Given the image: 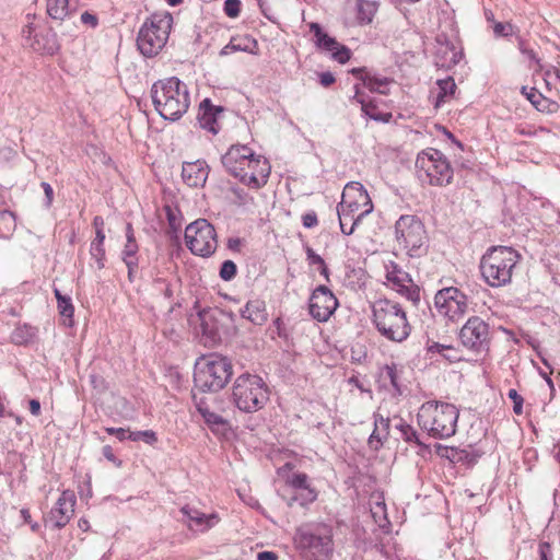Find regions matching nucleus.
Here are the masks:
<instances>
[{
    "mask_svg": "<svg viewBox=\"0 0 560 560\" xmlns=\"http://www.w3.org/2000/svg\"><path fill=\"white\" fill-rule=\"evenodd\" d=\"M302 224L306 229L315 228L318 224L317 214L315 211H308L302 215Z\"/></svg>",
    "mask_w": 560,
    "mask_h": 560,
    "instance_id": "obj_59",
    "label": "nucleus"
},
{
    "mask_svg": "<svg viewBox=\"0 0 560 560\" xmlns=\"http://www.w3.org/2000/svg\"><path fill=\"white\" fill-rule=\"evenodd\" d=\"M338 306L339 301L328 287L319 284L312 291L308 312L315 320L319 323L328 322Z\"/></svg>",
    "mask_w": 560,
    "mask_h": 560,
    "instance_id": "obj_16",
    "label": "nucleus"
},
{
    "mask_svg": "<svg viewBox=\"0 0 560 560\" xmlns=\"http://www.w3.org/2000/svg\"><path fill=\"white\" fill-rule=\"evenodd\" d=\"M237 266L232 260H224L220 267L219 276L224 281H231L236 277Z\"/></svg>",
    "mask_w": 560,
    "mask_h": 560,
    "instance_id": "obj_47",
    "label": "nucleus"
},
{
    "mask_svg": "<svg viewBox=\"0 0 560 560\" xmlns=\"http://www.w3.org/2000/svg\"><path fill=\"white\" fill-rule=\"evenodd\" d=\"M0 222L5 225L8 232H12L15 230V214L10 210L0 211Z\"/></svg>",
    "mask_w": 560,
    "mask_h": 560,
    "instance_id": "obj_51",
    "label": "nucleus"
},
{
    "mask_svg": "<svg viewBox=\"0 0 560 560\" xmlns=\"http://www.w3.org/2000/svg\"><path fill=\"white\" fill-rule=\"evenodd\" d=\"M122 261L127 267V277L129 282H133L136 272L139 268V259H126Z\"/></svg>",
    "mask_w": 560,
    "mask_h": 560,
    "instance_id": "obj_58",
    "label": "nucleus"
},
{
    "mask_svg": "<svg viewBox=\"0 0 560 560\" xmlns=\"http://www.w3.org/2000/svg\"><path fill=\"white\" fill-rule=\"evenodd\" d=\"M371 198L359 182H350L346 185L341 201L337 206L340 230L342 234L351 235L361 220L372 212Z\"/></svg>",
    "mask_w": 560,
    "mask_h": 560,
    "instance_id": "obj_5",
    "label": "nucleus"
},
{
    "mask_svg": "<svg viewBox=\"0 0 560 560\" xmlns=\"http://www.w3.org/2000/svg\"><path fill=\"white\" fill-rule=\"evenodd\" d=\"M334 534L330 525L318 523L298 529L295 542L312 560H328L334 553Z\"/></svg>",
    "mask_w": 560,
    "mask_h": 560,
    "instance_id": "obj_9",
    "label": "nucleus"
},
{
    "mask_svg": "<svg viewBox=\"0 0 560 560\" xmlns=\"http://www.w3.org/2000/svg\"><path fill=\"white\" fill-rule=\"evenodd\" d=\"M306 259L310 266H320L324 265V259L320 255L316 254L314 249L310 246L305 248Z\"/></svg>",
    "mask_w": 560,
    "mask_h": 560,
    "instance_id": "obj_57",
    "label": "nucleus"
},
{
    "mask_svg": "<svg viewBox=\"0 0 560 560\" xmlns=\"http://www.w3.org/2000/svg\"><path fill=\"white\" fill-rule=\"evenodd\" d=\"M395 240L411 258L427 254L429 237L423 222L413 214H402L395 223Z\"/></svg>",
    "mask_w": 560,
    "mask_h": 560,
    "instance_id": "obj_10",
    "label": "nucleus"
},
{
    "mask_svg": "<svg viewBox=\"0 0 560 560\" xmlns=\"http://www.w3.org/2000/svg\"><path fill=\"white\" fill-rule=\"evenodd\" d=\"M512 31V25L510 23L498 22L493 26V32L497 36H508Z\"/></svg>",
    "mask_w": 560,
    "mask_h": 560,
    "instance_id": "obj_64",
    "label": "nucleus"
},
{
    "mask_svg": "<svg viewBox=\"0 0 560 560\" xmlns=\"http://www.w3.org/2000/svg\"><path fill=\"white\" fill-rule=\"evenodd\" d=\"M354 95L352 101H355L361 105V110L364 116L375 121H387V118L383 117L382 114L377 113V106L372 98L361 91L360 84L353 86Z\"/></svg>",
    "mask_w": 560,
    "mask_h": 560,
    "instance_id": "obj_31",
    "label": "nucleus"
},
{
    "mask_svg": "<svg viewBox=\"0 0 560 560\" xmlns=\"http://www.w3.org/2000/svg\"><path fill=\"white\" fill-rule=\"evenodd\" d=\"M390 83V80L383 77H377L373 74H369L364 79L363 86L366 88L372 93L387 94L386 86Z\"/></svg>",
    "mask_w": 560,
    "mask_h": 560,
    "instance_id": "obj_41",
    "label": "nucleus"
},
{
    "mask_svg": "<svg viewBox=\"0 0 560 560\" xmlns=\"http://www.w3.org/2000/svg\"><path fill=\"white\" fill-rule=\"evenodd\" d=\"M164 209L166 212L170 230L176 233L177 231L180 230L182 226L180 218L175 213V211L170 206H165Z\"/></svg>",
    "mask_w": 560,
    "mask_h": 560,
    "instance_id": "obj_50",
    "label": "nucleus"
},
{
    "mask_svg": "<svg viewBox=\"0 0 560 560\" xmlns=\"http://www.w3.org/2000/svg\"><path fill=\"white\" fill-rule=\"evenodd\" d=\"M386 279L397 292L402 291L411 282L410 276L396 264H393V269L387 271Z\"/></svg>",
    "mask_w": 560,
    "mask_h": 560,
    "instance_id": "obj_36",
    "label": "nucleus"
},
{
    "mask_svg": "<svg viewBox=\"0 0 560 560\" xmlns=\"http://www.w3.org/2000/svg\"><path fill=\"white\" fill-rule=\"evenodd\" d=\"M521 258V254L511 246H490L479 262L483 281L491 288L510 284Z\"/></svg>",
    "mask_w": 560,
    "mask_h": 560,
    "instance_id": "obj_2",
    "label": "nucleus"
},
{
    "mask_svg": "<svg viewBox=\"0 0 560 560\" xmlns=\"http://www.w3.org/2000/svg\"><path fill=\"white\" fill-rule=\"evenodd\" d=\"M198 319L202 341L208 347L219 345L233 325V314L218 307L199 311Z\"/></svg>",
    "mask_w": 560,
    "mask_h": 560,
    "instance_id": "obj_13",
    "label": "nucleus"
},
{
    "mask_svg": "<svg viewBox=\"0 0 560 560\" xmlns=\"http://www.w3.org/2000/svg\"><path fill=\"white\" fill-rule=\"evenodd\" d=\"M154 289L163 294V296L167 300H172L174 296V290H173V283L163 279V278H155L153 280Z\"/></svg>",
    "mask_w": 560,
    "mask_h": 560,
    "instance_id": "obj_46",
    "label": "nucleus"
},
{
    "mask_svg": "<svg viewBox=\"0 0 560 560\" xmlns=\"http://www.w3.org/2000/svg\"><path fill=\"white\" fill-rule=\"evenodd\" d=\"M416 173L421 183L439 187L451 184L454 176L450 161L440 150L433 148L418 154Z\"/></svg>",
    "mask_w": 560,
    "mask_h": 560,
    "instance_id": "obj_11",
    "label": "nucleus"
},
{
    "mask_svg": "<svg viewBox=\"0 0 560 560\" xmlns=\"http://www.w3.org/2000/svg\"><path fill=\"white\" fill-rule=\"evenodd\" d=\"M399 374L396 363L386 364L380 370L378 382L385 388L390 386L394 395H401L402 390L399 383Z\"/></svg>",
    "mask_w": 560,
    "mask_h": 560,
    "instance_id": "obj_32",
    "label": "nucleus"
},
{
    "mask_svg": "<svg viewBox=\"0 0 560 560\" xmlns=\"http://www.w3.org/2000/svg\"><path fill=\"white\" fill-rule=\"evenodd\" d=\"M399 294L406 296L415 306H418L420 302V289L412 281L409 282L402 291L398 292Z\"/></svg>",
    "mask_w": 560,
    "mask_h": 560,
    "instance_id": "obj_48",
    "label": "nucleus"
},
{
    "mask_svg": "<svg viewBox=\"0 0 560 560\" xmlns=\"http://www.w3.org/2000/svg\"><path fill=\"white\" fill-rule=\"evenodd\" d=\"M258 50L257 40L250 35L233 36L219 52L220 56H228L233 52L244 51L256 55Z\"/></svg>",
    "mask_w": 560,
    "mask_h": 560,
    "instance_id": "obj_26",
    "label": "nucleus"
},
{
    "mask_svg": "<svg viewBox=\"0 0 560 560\" xmlns=\"http://www.w3.org/2000/svg\"><path fill=\"white\" fill-rule=\"evenodd\" d=\"M396 429L399 430L400 432V438L407 442V443H415L417 444L420 448H423V450H427L428 448V445H425L424 443H422L419 439V434L418 432L416 431V429L413 427H411L410 424L406 423L402 419L399 420V423L396 424Z\"/></svg>",
    "mask_w": 560,
    "mask_h": 560,
    "instance_id": "obj_39",
    "label": "nucleus"
},
{
    "mask_svg": "<svg viewBox=\"0 0 560 560\" xmlns=\"http://www.w3.org/2000/svg\"><path fill=\"white\" fill-rule=\"evenodd\" d=\"M195 520L188 523V528L194 532L203 533L213 527L219 522V516L215 513L206 514L203 512H194Z\"/></svg>",
    "mask_w": 560,
    "mask_h": 560,
    "instance_id": "obj_33",
    "label": "nucleus"
},
{
    "mask_svg": "<svg viewBox=\"0 0 560 560\" xmlns=\"http://www.w3.org/2000/svg\"><path fill=\"white\" fill-rule=\"evenodd\" d=\"M173 25L168 12L152 13L145 19L137 35V47L147 58L156 56L166 45Z\"/></svg>",
    "mask_w": 560,
    "mask_h": 560,
    "instance_id": "obj_8",
    "label": "nucleus"
},
{
    "mask_svg": "<svg viewBox=\"0 0 560 560\" xmlns=\"http://www.w3.org/2000/svg\"><path fill=\"white\" fill-rule=\"evenodd\" d=\"M223 10L229 18H236L241 12V1L225 0Z\"/></svg>",
    "mask_w": 560,
    "mask_h": 560,
    "instance_id": "obj_53",
    "label": "nucleus"
},
{
    "mask_svg": "<svg viewBox=\"0 0 560 560\" xmlns=\"http://www.w3.org/2000/svg\"><path fill=\"white\" fill-rule=\"evenodd\" d=\"M209 165L205 160L185 162L182 168V177L189 187H202L209 176Z\"/></svg>",
    "mask_w": 560,
    "mask_h": 560,
    "instance_id": "obj_23",
    "label": "nucleus"
},
{
    "mask_svg": "<svg viewBox=\"0 0 560 560\" xmlns=\"http://www.w3.org/2000/svg\"><path fill=\"white\" fill-rule=\"evenodd\" d=\"M40 186L45 194V207L50 208V206L52 205V200H54V189H52L51 185L47 182H42Z\"/></svg>",
    "mask_w": 560,
    "mask_h": 560,
    "instance_id": "obj_63",
    "label": "nucleus"
},
{
    "mask_svg": "<svg viewBox=\"0 0 560 560\" xmlns=\"http://www.w3.org/2000/svg\"><path fill=\"white\" fill-rule=\"evenodd\" d=\"M288 485L295 491H301L312 487L308 481V476L305 472H294L288 478Z\"/></svg>",
    "mask_w": 560,
    "mask_h": 560,
    "instance_id": "obj_45",
    "label": "nucleus"
},
{
    "mask_svg": "<svg viewBox=\"0 0 560 560\" xmlns=\"http://www.w3.org/2000/svg\"><path fill=\"white\" fill-rule=\"evenodd\" d=\"M128 440L133 442L143 441L149 445H153L158 442V435L153 430L130 431Z\"/></svg>",
    "mask_w": 560,
    "mask_h": 560,
    "instance_id": "obj_44",
    "label": "nucleus"
},
{
    "mask_svg": "<svg viewBox=\"0 0 560 560\" xmlns=\"http://www.w3.org/2000/svg\"><path fill=\"white\" fill-rule=\"evenodd\" d=\"M105 431L107 434L116 436L120 442L128 440V434L130 432L129 429L114 427L105 428Z\"/></svg>",
    "mask_w": 560,
    "mask_h": 560,
    "instance_id": "obj_61",
    "label": "nucleus"
},
{
    "mask_svg": "<svg viewBox=\"0 0 560 560\" xmlns=\"http://www.w3.org/2000/svg\"><path fill=\"white\" fill-rule=\"evenodd\" d=\"M57 308L60 316L63 318V325L68 327L73 326L74 306L70 296L57 302Z\"/></svg>",
    "mask_w": 560,
    "mask_h": 560,
    "instance_id": "obj_42",
    "label": "nucleus"
},
{
    "mask_svg": "<svg viewBox=\"0 0 560 560\" xmlns=\"http://www.w3.org/2000/svg\"><path fill=\"white\" fill-rule=\"evenodd\" d=\"M69 13V0H47V14L54 20H63Z\"/></svg>",
    "mask_w": 560,
    "mask_h": 560,
    "instance_id": "obj_40",
    "label": "nucleus"
},
{
    "mask_svg": "<svg viewBox=\"0 0 560 560\" xmlns=\"http://www.w3.org/2000/svg\"><path fill=\"white\" fill-rule=\"evenodd\" d=\"M317 499V491L315 488L310 487L301 491H296L292 497V501H296L301 506H307Z\"/></svg>",
    "mask_w": 560,
    "mask_h": 560,
    "instance_id": "obj_43",
    "label": "nucleus"
},
{
    "mask_svg": "<svg viewBox=\"0 0 560 560\" xmlns=\"http://www.w3.org/2000/svg\"><path fill=\"white\" fill-rule=\"evenodd\" d=\"M34 337L35 328L27 324L16 326L11 334V340L16 346L27 345Z\"/></svg>",
    "mask_w": 560,
    "mask_h": 560,
    "instance_id": "obj_38",
    "label": "nucleus"
},
{
    "mask_svg": "<svg viewBox=\"0 0 560 560\" xmlns=\"http://www.w3.org/2000/svg\"><path fill=\"white\" fill-rule=\"evenodd\" d=\"M435 453L441 458L450 460L452 464H458L470 468L477 464L485 452L476 445H467L463 448L456 446L435 445Z\"/></svg>",
    "mask_w": 560,
    "mask_h": 560,
    "instance_id": "obj_19",
    "label": "nucleus"
},
{
    "mask_svg": "<svg viewBox=\"0 0 560 560\" xmlns=\"http://www.w3.org/2000/svg\"><path fill=\"white\" fill-rule=\"evenodd\" d=\"M105 237V234L97 233L90 245V255L95 260L98 270L105 268L106 264Z\"/></svg>",
    "mask_w": 560,
    "mask_h": 560,
    "instance_id": "obj_34",
    "label": "nucleus"
},
{
    "mask_svg": "<svg viewBox=\"0 0 560 560\" xmlns=\"http://www.w3.org/2000/svg\"><path fill=\"white\" fill-rule=\"evenodd\" d=\"M458 408L450 402L429 400L421 405L417 419L420 428L434 439H448L456 433Z\"/></svg>",
    "mask_w": 560,
    "mask_h": 560,
    "instance_id": "obj_4",
    "label": "nucleus"
},
{
    "mask_svg": "<svg viewBox=\"0 0 560 560\" xmlns=\"http://www.w3.org/2000/svg\"><path fill=\"white\" fill-rule=\"evenodd\" d=\"M493 339V330L480 316H470L458 332L460 345L469 352L487 355Z\"/></svg>",
    "mask_w": 560,
    "mask_h": 560,
    "instance_id": "obj_12",
    "label": "nucleus"
},
{
    "mask_svg": "<svg viewBox=\"0 0 560 560\" xmlns=\"http://www.w3.org/2000/svg\"><path fill=\"white\" fill-rule=\"evenodd\" d=\"M539 560H553L552 547L548 541H541L538 545Z\"/></svg>",
    "mask_w": 560,
    "mask_h": 560,
    "instance_id": "obj_55",
    "label": "nucleus"
},
{
    "mask_svg": "<svg viewBox=\"0 0 560 560\" xmlns=\"http://www.w3.org/2000/svg\"><path fill=\"white\" fill-rule=\"evenodd\" d=\"M373 417L374 429L369 438V444L371 447L378 450L389 436L390 420L381 413H374Z\"/></svg>",
    "mask_w": 560,
    "mask_h": 560,
    "instance_id": "obj_29",
    "label": "nucleus"
},
{
    "mask_svg": "<svg viewBox=\"0 0 560 560\" xmlns=\"http://www.w3.org/2000/svg\"><path fill=\"white\" fill-rule=\"evenodd\" d=\"M103 456L116 467H121L122 460L119 459L115 454L110 445H104L102 448Z\"/></svg>",
    "mask_w": 560,
    "mask_h": 560,
    "instance_id": "obj_56",
    "label": "nucleus"
},
{
    "mask_svg": "<svg viewBox=\"0 0 560 560\" xmlns=\"http://www.w3.org/2000/svg\"><path fill=\"white\" fill-rule=\"evenodd\" d=\"M445 350H454V346L452 345H443L435 341L427 342V352L428 353H439L443 355Z\"/></svg>",
    "mask_w": 560,
    "mask_h": 560,
    "instance_id": "obj_54",
    "label": "nucleus"
},
{
    "mask_svg": "<svg viewBox=\"0 0 560 560\" xmlns=\"http://www.w3.org/2000/svg\"><path fill=\"white\" fill-rule=\"evenodd\" d=\"M256 153L246 144H232L225 154L222 155L221 162L226 172L237 178L246 165L253 163V156Z\"/></svg>",
    "mask_w": 560,
    "mask_h": 560,
    "instance_id": "obj_21",
    "label": "nucleus"
},
{
    "mask_svg": "<svg viewBox=\"0 0 560 560\" xmlns=\"http://www.w3.org/2000/svg\"><path fill=\"white\" fill-rule=\"evenodd\" d=\"M28 44L34 51L43 55L54 56L60 49L57 34L51 28L35 33Z\"/></svg>",
    "mask_w": 560,
    "mask_h": 560,
    "instance_id": "obj_24",
    "label": "nucleus"
},
{
    "mask_svg": "<svg viewBox=\"0 0 560 560\" xmlns=\"http://www.w3.org/2000/svg\"><path fill=\"white\" fill-rule=\"evenodd\" d=\"M150 94L155 110L165 120H178L190 106L188 86L177 77L158 80L152 84Z\"/></svg>",
    "mask_w": 560,
    "mask_h": 560,
    "instance_id": "obj_1",
    "label": "nucleus"
},
{
    "mask_svg": "<svg viewBox=\"0 0 560 560\" xmlns=\"http://www.w3.org/2000/svg\"><path fill=\"white\" fill-rule=\"evenodd\" d=\"M270 172L271 166L269 161L260 154H255L253 156V163L246 165L237 179L248 188L257 190L267 184Z\"/></svg>",
    "mask_w": 560,
    "mask_h": 560,
    "instance_id": "obj_18",
    "label": "nucleus"
},
{
    "mask_svg": "<svg viewBox=\"0 0 560 560\" xmlns=\"http://www.w3.org/2000/svg\"><path fill=\"white\" fill-rule=\"evenodd\" d=\"M224 112L225 108L223 106L213 105L210 98L207 97L202 100L198 106L197 114V120L200 128L211 132L212 135H218L221 130L218 119Z\"/></svg>",
    "mask_w": 560,
    "mask_h": 560,
    "instance_id": "obj_22",
    "label": "nucleus"
},
{
    "mask_svg": "<svg viewBox=\"0 0 560 560\" xmlns=\"http://www.w3.org/2000/svg\"><path fill=\"white\" fill-rule=\"evenodd\" d=\"M518 49L528 59L538 62L537 54L528 47L527 43L523 38H518Z\"/></svg>",
    "mask_w": 560,
    "mask_h": 560,
    "instance_id": "obj_62",
    "label": "nucleus"
},
{
    "mask_svg": "<svg viewBox=\"0 0 560 560\" xmlns=\"http://www.w3.org/2000/svg\"><path fill=\"white\" fill-rule=\"evenodd\" d=\"M75 502L73 491L65 490L61 492L46 518L52 529H61L70 522L74 514Z\"/></svg>",
    "mask_w": 560,
    "mask_h": 560,
    "instance_id": "obj_20",
    "label": "nucleus"
},
{
    "mask_svg": "<svg viewBox=\"0 0 560 560\" xmlns=\"http://www.w3.org/2000/svg\"><path fill=\"white\" fill-rule=\"evenodd\" d=\"M436 85L439 89L435 107H440L443 103H445L446 98L454 95L456 91V84L452 77H447L445 79H439L436 81Z\"/></svg>",
    "mask_w": 560,
    "mask_h": 560,
    "instance_id": "obj_37",
    "label": "nucleus"
},
{
    "mask_svg": "<svg viewBox=\"0 0 560 560\" xmlns=\"http://www.w3.org/2000/svg\"><path fill=\"white\" fill-rule=\"evenodd\" d=\"M201 417L209 429L215 434L224 433L230 429L229 421L214 411H206Z\"/></svg>",
    "mask_w": 560,
    "mask_h": 560,
    "instance_id": "obj_35",
    "label": "nucleus"
},
{
    "mask_svg": "<svg viewBox=\"0 0 560 560\" xmlns=\"http://www.w3.org/2000/svg\"><path fill=\"white\" fill-rule=\"evenodd\" d=\"M138 252H139V245H138L137 241L126 242L125 246L121 250V254H120L121 260L139 259Z\"/></svg>",
    "mask_w": 560,
    "mask_h": 560,
    "instance_id": "obj_49",
    "label": "nucleus"
},
{
    "mask_svg": "<svg viewBox=\"0 0 560 560\" xmlns=\"http://www.w3.org/2000/svg\"><path fill=\"white\" fill-rule=\"evenodd\" d=\"M378 9V2L374 0H354L353 13L355 23L360 26L372 23Z\"/></svg>",
    "mask_w": 560,
    "mask_h": 560,
    "instance_id": "obj_28",
    "label": "nucleus"
},
{
    "mask_svg": "<svg viewBox=\"0 0 560 560\" xmlns=\"http://www.w3.org/2000/svg\"><path fill=\"white\" fill-rule=\"evenodd\" d=\"M463 51L452 43L440 44L434 54V63L438 68L451 69L463 58Z\"/></svg>",
    "mask_w": 560,
    "mask_h": 560,
    "instance_id": "obj_25",
    "label": "nucleus"
},
{
    "mask_svg": "<svg viewBox=\"0 0 560 560\" xmlns=\"http://www.w3.org/2000/svg\"><path fill=\"white\" fill-rule=\"evenodd\" d=\"M438 313L451 322L462 318L468 311V296L458 288H444L434 296Z\"/></svg>",
    "mask_w": 560,
    "mask_h": 560,
    "instance_id": "obj_15",
    "label": "nucleus"
},
{
    "mask_svg": "<svg viewBox=\"0 0 560 560\" xmlns=\"http://www.w3.org/2000/svg\"><path fill=\"white\" fill-rule=\"evenodd\" d=\"M508 397L513 401V411L515 415L523 413V397L517 393L516 389L511 388L508 393Z\"/></svg>",
    "mask_w": 560,
    "mask_h": 560,
    "instance_id": "obj_52",
    "label": "nucleus"
},
{
    "mask_svg": "<svg viewBox=\"0 0 560 560\" xmlns=\"http://www.w3.org/2000/svg\"><path fill=\"white\" fill-rule=\"evenodd\" d=\"M522 93L538 112L552 114L559 108V104L557 102L547 98L535 88L527 90L526 86H523Z\"/></svg>",
    "mask_w": 560,
    "mask_h": 560,
    "instance_id": "obj_30",
    "label": "nucleus"
},
{
    "mask_svg": "<svg viewBox=\"0 0 560 560\" xmlns=\"http://www.w3.org/2000/svg\"><path fill=\"white\" fill-rule=\"evenodd\" d=\"M192 400L200 416L205 415L206 411L210 410V407L206 401L205 397H199L198 394L195 392L192 393Z\"/></svg>",
    "mask_w": 560,
    "mask_h": 560,
    "instance_id": "obj_60",
    "label": "nucleus"
},
{
    "mask_svg": "<svg viewBox=\"0 0 560 560\" xmlns=\"http://www.w3.org/2000/svg\"><path fill=\"white\" fill-rule=\"evenodd\" d=\"M233 375L230 359L220 354L201 358L195 364L194 385L200 393H218L223 389Z\"/></svg>",
    "mask_w": 560,
    "mask_h": 560,
    "instance_id": "obj_6",
    "label": "nucleus"
},
{
    "mask_svg": "<svg viewBox=\"0 0 560 560\" xmlns=\"http://www.w3.org/2000/svg\"><path fill=\"white\" fill-rule=\"evenodd\" d=\"M241 316L254 325L265 324L268 319L265 301L260 299L249 300L241 310Z\"/></svg>",
    "mask_w": 560,
    "mask_h": 560,
    "instance_id": "obj_27",
    "label": "nucleus"
},
{
    "mask_svg": "<svg viewBox=\"0 0 560 560\" xmlns=\"http://www.w3.org/2000/svg\"><path fill=\"white\" fill-rule=\"evenodd\" d=\"M185 241L189 250L201 257H210L218 246L215 229L206 219H198L187 225Z\"/></svg>",
    "mask_w": 560,
    "mask_h": 560,
    "instance_id": "obj_14",
    "label": "nucleus"
},
{
    "mask_svg": "<svg viewBox=\"0 0 560 560\" xmlns=\"http://www.w3.org/2000/svg\"><path fill=\"white\" fill-rule=\"evenodd\" d=\"M270 390L266 382L256 374L243 373L232 387V401L245 413L261 410L269 401Z\"/></svg>",
    "mask_w": 560,
    "mask_h": 560,
    "instance_id": "obj_7",
    "label": "nucleus"
},
{
    "mask_svg": "<svg viewBox=\"0 0 560 560\" xmlns=\"http://www.w3.org/2000/svg\"><path fill=\"white\" fill-rule=\"evenodd\" d=\"M310 32L314 36V45L317 50L328 54L332 60L341 65L350 60L352 56L351 49L328 35L319 23L312 22L310 24Z\"/></svg>",
    "mask_w": 560,
    "mask_h": 560,
    "instance_id": "obj_17",
    "label": "nucleus"
},
{
    "mask_svg": "<svg viewBox=\"0 0 560 560\" xmlns=\"http://www.w3.org/2000/svg\"><path fill=\"white\" fill-rule=\"evenodd\" d=\"M372 322L381 336L398 343L407 340L412 329L402 306L388 299L374 302Z\"/></svg>",
    "mask_w": 560,
    "mask_h": 560,
    "instance_id": "obj_3",
    "label": "nucleus"
}]
</instances>
